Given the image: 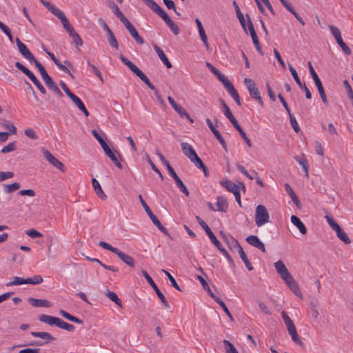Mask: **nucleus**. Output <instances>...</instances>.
<instances>
[{
  "label": "nucleus",
  "instance_id": "nucleus-12",
  "mask_svg": "<svg viewBox=\"0 0 353 353\" xmlns=\"http://www.w3.org/2000/svg\"><path fill=\"white\" fill-rule=\"evenodd\" d=\"M42 152L46 161H48L51 165L61 171H64L63 164L54 157L48 150L42 148Z\"/></svg>",
  "mask_w": 353,
  "mask_h": 353
},
{
  "label": "nucleus",
  "instance_id": "nucleus-3",
  "mask_svg": "<svg viewBox=\"0 0 353 353\" xmlns=\"http://www.w3.org/2000/svg\"><path fill=\"white\" fill-rule=\"evenodd\" d=\"M255 224L257 227H261L270 221L269 212L263 205H259L255 210Z\"/></svg>",
  "mask_w": 353,
  "mask_h": 353
},
{
  "label": "nucleus",
  "instance_id": "nucleus-18",
  "mask_svg": "<svg viewBox=\"0 0 353 353\" xmlns=\"http://www.w3.org/2000/svg\"><path fill=\"white\" fill-rule=\"evenodd\" d=\"M283 281L296 296H301L302 295L297 282L292 275L288 277L286 280H283Z\"/></svg>",
  "mask_w": 353,
  "mask_h": 353
},
{
  "label": "nucleus",
  "instance_id": "nucleus-32",
  "mask_svg": "<svg viewBox=\"0 0 353 353\" xmlns=\"http://www.w3.org/2000/svg\"><path fill=\"white\" fill-rule=\"evenodd\" d=\"M110 8L112 9L113 13L120 19V21L123 24L128 21V19L123 15L117 5L114 3H110Z\"/></svg>",
  "mask_w": 353,
  "mask_h": 353
},
{
  "label": "nucleus",
  "instance_id": "nucleus-40",
  "mask_svg": "<svg viewBox=\"0 0 353 353\" xmlns=\"http://www.w3.org/2000/svg\"><path fill=\"white\" fill-rule=\"evenodd\" d=\"M223 345L225 353H239L236 348L229 341L224 339L223 341Z\"/></svg>",
  "mask_w": 353,
  "mask_h": 353
},
{
  "label": "nucleus",
  "instance_id": "nucleus-60",
  "mask_svg": "<svg viewBox=\"0 0 353 353\" xmlns=\"http://www.w3.org/2000/svg\"><path fill=\"white\" fill-rule=\"evenodd\" d=\"M169 28H170V30L173 32V33L175 34V35H177L179 34V28L178 27V26L172 21L171 20L169 23H166Z\"/></svg>",
  "mask_w": 353,
  "mask_h": 353
},
{
  "label": "nucleus",
  "instance_id": "nucleus-5",
  "mask_svg": "<svg viewBox=\"0 0 353 353\" xmlns=\"http://www.w3.org/2000/svg\"><path fill=\"white\" fill-rule=\"evenodd\" d=\"M139 201L144 208L145 212L150 217V219L152 220L154 225L163 233H164L166 235H168V232L167 229L161 224L160 221L157 219V217L152 213V210L149 208V206L147 205L146 202L143 199L142 196L140 194L139 196Z\"/></svg>",
  "mask_w": 353,
  "mask_h": 353
},
{
  "label": "nucleus",
  "instance_id": "nucleus-47",
  "mask_svg": "<svg viewBox=\"0 0 353 353\" xmlns=\"http://www.w3.org/2000/svg\"><path fill=\"white\" fill-rule=\"evenodd\" d=\"M20 188V184L17 182H14L12 184L4 185V190L6 193L13 192Z\"/></svg>",
  "mask_w": 353,
  "mask_h": 353
},
{
  "label": "nucleus",
  "instance_id": "nucleus-17",
  "mask_svg": "<svg viewBox=\"0 0 353 353\" xmlns=\"http://www.w3.org/2000/svg\"><path fill=\"white\" fill-rule=\"evenodd\" d=\"M126 29L128 30L131 36L134 39L136 42L139 44L142 45L144 43V40L143 38L139 34L138 32L137 31L136 28L133 26V25L128 21L125 24H123Z\"/></svg>",
  "mask_w": 353,
  "mask_h": 353
},
{
  "label": "nucleus",
  "instance_id": "nucleus-54",
  "mask_svg": "<svg viewBox=\"0 0 353 353\" xmlns=\"http://www.w3.org/2000/svg\"><path fill=\"white\" fill-rule=\"evenodd\" d=\"M16 149H17L16 142L13 141V142L8 143L6 146L3 147L1 149V152L5 154V153L14 151Z\"/></svg>",
  "mask_w": 353,
  "mask_h": 353
},
{
  "label": "nucleus",
  "instance_id": "nucleus-43",
  "mask_svg": "<svg viewBox=\"0 0 353 353\" xmlns=\"http://www.w3.org/2000/svg\"><path fill=\"white\" fill-rule=\"evenodd\" d=\"M69 34L70 37H72L73 42L75 43L77 47H79L83 45V40L81 39L79 34L74 31V30L69 32Z\"/></svg>",
  "mask_w": 353,
  "mask_h": 353
},
{
  "label": "nucleus",
  "instance_id": "nucleus-21",
  "mask_svg": "<svg viewBox=\"0 0 353 353\" xmlns=\"http://www.w3.org/2000/svg\"><path fill=\"white\" fill-rule=\"evenodd\" d=\"M28 302L35 307H51V303L46 299H39L35 298H29Z\"/></svg>",
  "mask_w": 353,
  "mask_h": 353
},
{
  "label": "nucleus",
  "instance_id": "nucleus-28",
  "mask_svg": "<svg viewBox=\"0 0 353 353\" xmlns=\"http://www.w3.org/2000/svg\"><path fill=\"white\" fill-rule=\"evenodd\" d=\"M14 65L17 69H19L23 73H24L32 81V83L34 82V81L37 79L34 74L29 69H28L26 67L22 65L20 62H16L14 63Z\"/></svg>",
  "mask_w": 353,
  "mask_h": 353
},
{
  "label": "nucleus",
  "instance_id": "nucleus-7",
  "mask_svg": "<svg viewBox=\"0 0 353 353\" xmlns=\"http://www.w3.org/2000/svg\"><path fill=\"white\" fill-rule=\"evenodd\" d=\"M244 83L249 91L250 97L256 99L258 101V103L262 105L263 100L261 97L259 90L258 88L256 86L255 83L251 79L245 78L244 79Z\"/></svg>",
  "mask_w": 353,
  "mask_h": 353
},
{
  "label": "nucleus",
  "instance_id": "nucleus-33",
  "mask_svg": "<svg viewBox=\"0 0 353 353\" xmlns=\"http://www.w3.org/2000/svg\"><path fill=\"white\" fill-rule=\"evenodd\" d=\"M211 297L216 301V303H218L223 310L225 313L227 314V316L232 320L234 321L233 316L231 314L230 312L229 311L228 308L227 307L226 305L224 303V302L214 295V293H211Z\"/></svg>",
  "mask_w": 353,
  "mask_h": 353
},
{
  "label": "nucleus",
  "instance_id": "nucleus-51",
  "mask_svg": "<svg viewBox=\"0 0 353 353\" xmlns=\"http://www.w3.org/2000/svg\"><path fill=\"white\" fill-rule=\"evenodd\" d=\"M106 296L113 302H114L117 305H121V301L119 299L118 296L116 293L110 291H108L106 293Z\"/></svg>",
  "mask_w": 353,
  "mask_h": 353
},
{
  "label": "nucleus",
  "instance_id": "nucleus-26",
  "mask_svg": "<svg viewBox=\"0 0 353 353\" xmlns=\"http://www.w3.org/2000/svg\"><path fill=\"white\" fill-rule=\"evenodd\" d=\"M116 254L125 264H127L128 265H129L130 267H134V261L132 256L124 253L123 252L121 251L120 250H118Z\"/></svg>",
  "mask_w": 353,
  "mask_h": 353
},
{
  "label": "nucleus",
  "instance_id": "nucleus-45",
  "mask_svg": "<svg viewBox=\"0 0 353 353\" xmlns=\"http://www.w3.org/2000/svg\"><path fill=\"white\" fill-rule=\"evenodd\" d=\"M57 327L65 330L68 332H72L75 329V327L73 325L69 324L62 321L61 319H59V323H57Z\"/></svg>",
  "mask_w": 353,
  "mask_h": 353
},
{
  "label": "nucleus",
  "instance_id": "nucleus-48",
  "mask_svg": "<svg viewBox=\"0 0 353 353\" xmlns=\"http://www.w3.org/2000/svg\"><path fill=\"white\" fill-rule=\"evenodd\" d=\"M61 15V18L59 19L63 24V26L66 30V31L69 33L72 32V30H74V28L70 25L69 21H68L65 15H62L59 13Z\"/></svg>",
  "mask_w": 353,
  "mask_h": 353
},
{
  "label": "nucleus",
  "instance_id": "nucleus-55",
  "mask_svg": "<svg viewBox=\"0 0 353 353\" xmlns=\"http://www.w3.org/2000/svg\"><path fill=\"white\" fill-rule=\"evenodd\" d=\"M99 245L103 248V249H105V250H110L111 252H112L113 253L116 254L117 252L118 251V248H114V247H112L111 245H110L109 243H106V242H104V241H100L99 243Z\"/></svg>",
  "mask_w": 353,
  "mask_h": 353
},
{
  "label": "nucleus",
  "instance_id": "nucleus-50",
  "mask_svg": "<svg viewBox=\"0 0 353 353\" xmlns=\"http://www.w3.org/2000/svg\"><path fill=\"white\" fill-rule=\"evenodd\" d=\"M162 272L168 276L172 285L179 291H181L179 285L176 283L175 279L165 270H162Z\"/></svg>",
  "mask_w": 353,
  "mask_h": 353
},
{
  "label": "nucleus",
  "instance_id": "nucleus-62",
  "mask_svg": "<svg viewBox=\"0 0 353 353\" xmlns=\"http://www.w3.org/2000/svg\"><path fill=\"white\" fill-rule=\"evenodd\" d=\"M223 113L229 120L234 117L226 103H223Z\"/></svg>",
  "mask_w": 353,
  "mask_h": 353
},
{
  "label": "nucleus",
  "instance_id": "nucleus-23",
  "mask_svg": "<svg viewBox=\"0 0 353 353\" xmlns=\"http://www.w3.org/2000/svg\"><path fill=\"white\" fill-rule=\"evenodd\" d=\"M39 320L41 322L45 323L49 325L57 326V323H59V318L47 315V314H42L39 316Z\"/></svg>",
  "mask_w": 353,
  "mask_h": 353
},
{
  "label": "nucleus",
  "instance_id": "nucleus-61",
  "mask_svg": "<svg viewBox=\"0 0 353 353\" xmlns=\"http://www.w3.org/2000/svg\"><path fill=\"white\" fill-rule=\"evenodd\" d=\"M26 233L32 239L42 236V234L41 232L34 229L28 230L26 232Z\"/></svg>",
  "mask_w": 353,
  "mask_h": 353
},
{
  "label": "nucleus",
  "instance_id": "nucleus-31",
  "mask_svg": "<svg viewBox=\"0 0 353 353\" xmlns=\"http://www.w3.org/2000/svg\"><path fill=\"white\" fill-rule=\"evenodd\" d=\"M92 186L94 189V191H95V193L101 199L104 200L107 198V196L105 195V194L103 192L101 187V185L99 183V182L95 179H92Z\"/></svg>",
  "mask_w": 353,
  "mask_h": 353
},
{
  "label": "nucleus",
  "instance_id": "nucleus-49",
  "mask_svg": "<svg viewBox=\"0 0 353 353\" xmlns=\"http://www.w3.org/2000/svg\"><path fill=\"white\" fill-rule=\"evenodd\" d=\"M213 134L215 136V137L217 139V140L219 141L220 144L222 145L223 148L225 150V151H227V145L226 143L223 138L221 133L217 130H213L212 132Z\"/></svg>",
  "mask_w": 353,
  "mask_h": 353
},
{
  "label": "nucleus",
  "instance_id": "nucleus-30",
  "mask_svg": "<svg viewBox=\"0 0 353 353\" xmlns=\"http://www.w3.org/2000/svg\"><path fill=\"white\" fill-rule=\"evenodd\" d=\"M291 222L299 229L302 234H306L307 229L299 217L295 215H292L291 216Z\"/></svg>",
  "mask_w": 353,
  "mask_h": 353
},
{
  "label": "nucleus",
  "instance_id": "nucleus-34",
  "mask_svg": "<svg viewBox=\"0 0 353 353\" xmlns=\"http://www.w3.org/2000/svg\"><path fill=\"white\" fill-rule=\"evenodd\" d=\"M329 30H330V32L332 33V34L335 38L336 41L338 44H340L341 43H342L343 41V40L341 37V32L338 28H336V26H334L333 25H330V26H329Z\"/></svg>",
  "mask_w": 353,
  "mask_h": 353
},
{
  "label": "nucleus",
  "instance_id": "nucleus-41",
  "mask_svg": "<svg viewBox=\"0 0 353 353\" xmlns=\"http://www.w3.org/2000/svg\"><path fill=\"white\" fill-rule=\"evenodd\" d=\"M43 278L40 275H35L32 277L25 279V284L38 285L43 282Z\"/></svg>",
  "mask_w": 353,
  "mask_h": 353
},
{
  "label": "nucleus",
  "instance_id": "nucleus-27",
  "mask_svg": "<svg viewBox=\"0 0 353 353\" xmlns=\"http://www.w3.org/2000/svg\"><path fill=\"white\" fill-rule=\"evenodd\" d=\"M220 184L228 192H232L233 194L240 190L239 187L230 180L222 181L220 182Z\"/></svg>",
  "mask_w": 353,
  "mask_h": 353
},
{
  "label": "nucleus",
  "instance_id": "nucleus-14",
  "mask_svg": "<svg viewBox=\"0 0 353 353\" xmlns=\"http://www.w3.org/2000/svg\"><path fill=\"white\" fill-rule=\"evenodd\" d=\"M223 85L224 88L227 90V91L229 92V94L231 95V97L233 98V99L235 101V102L239 105H241V101L239 95L234 88L232 83L230 81L229 79H227L226 81L223 83Z\"/></svg>",
  "mask_w": 353,
  "mask_h": 353
},
{
  "label": "nucleus",
  "instance_id": "nucleus-36",
  "mask_svg": "<svg viewBox=\"0 0 353 353\" xmlns=\"http://www.w3.org/2000/svg\"><path fill=\"white\" fill-rule=\"evenodd\" d=\"M284 186L288 195L290 196L293 202L298 206L300 203V201L292 187L288 183H285Z\"/></svg>",
  "mask_w": 353,
  "mask_h": 353
},
{
  "label": "nucleus",
  "instance_id": "nucleus-16",
  "mask_svg": "<svg viewBox=\"0 0 353 353\" xmlns=\"http://www.w3.org/2000/svg\"><path fill=\"white\" fill-rule=\"evenodd\" d=\"M100 21H101V24L103 28L104 29V30H105L107 32V34H108V41H109L110 45L112 48H115L116 50H118L119 44H118V42H117L113 32L109 28V27L108 26V25L103 20L101 19Z\"/></svg>",
  "mask_w": 353,
  "mask_h": 353
},
{
  "label": "nucleus",
  "instance_id": "nucleus-11",
  "mask_svg": "<svg viewBox=\"0 0 353 353\" xmlns=\"http://www.w3.org/2000/svg\"><path fill=\"white\" fill-rule=\"evenodd\" d=\"M35 66L39 70L43 80L44 81L46 85H47V87L49 89L52 90V88H54V87H56L57 85L54 82L52 79L48 75V74L46 72L45 68L41 65V63L40 62L37 63Z\"/></svg>",
  "mask_w": 353,
  "mask_h": 353
},
{
  "label": "nucleus",
  "instance_id": "nucleus-15",
  "mask_svg": "<svg viewBox=\"0 0 353 353\" xmlns=\"http://www.w3.org/2000/svg\"><path fill=\"white\" fill-rule=\"evenodd\" d=\"M274 268L283 280H286L288 277L292 275L281 260L274 263Z\"/></svg>",
  "mask_w": 353,
  "mask_h": 353
},
{
  "label": "nucleus",
  "instance_id": "nucleus-1",
  "mask_svg": "<svg viewBox=\"0 0 353 353\" xmlns=\"http://www.w3.org/2000/svg\"><path fill=\"white\" fill-rule=\"evenodd\" d=\"M120 59L133 73H134L142 81H143L150 89L154 91V94L159 103L163 105H165V102L161 96L159 94V91L151 83L146 75L135 64L128 60L123 55H120Z\"/></svg>",
  "mask_w": 353,
  "mask_h": 353
},
{
  "label": "nucleus",
  "instance_id": "nucleus-42",
  "mask_svg": "<svg viewBox=\"0 0 353 353\" xmlns=\"http://www.w3.org/2000/svg\"><path fill=\"white\" fill-rule=\"evenodd\" d=\"M239 254L240 255V257H241V260L244 262L247 269L248 270H250V271L252 270H253V267H252L251 263L250 262V261L248 260V259L247 257V255L245 253V252L243 251V248L240 249V251L239 252Z\"/></svg>",
  "mask_w": 353,
  "mask_h": 353
},
{
  "label": "nucleus",
  "instance_id": "nucleus-20",
  "mask_svg": "<svg viewBox=\"0 0 353 353\" xmlns=\"http://www.w3.org/2000/svg\"><path fill=\"white\" fill-rule=\"evenodd\" d=\"M153 48L157 52L159 58L161 60V61L168 68H171L172 67V63L167 58L164 52L161 48H160L157 44L153 45Z\"/></svg>",
  "mask_w": 353,
  "mask_h": 353
},
{
  "label": "nucleus",
  "instance_id": "nucleus-63",
  "mask_svg": "<svg viewBox=\"0 0 353 353\" xmlns=\"http://www.w3.org/2000/svg\"><path fill=\"white\" fill-rule=\"evenodd\" d=\"M18 194L21 196H28L33 197L35 196V192L30 189L22 190L18 192Z\"/></svg>",
  "mask_w": 353,
  "mask_h": 353
},
{
  "label": "nucleus",
  "instance_id": "nucleus-9",
  "mask_svg": "<svg viewBox=\"0 0 353 353\" xmlns=\"http://www.w3.org/2000/svg\"><path fill=\"white\" fill-rule=\"evenodd\" d=\"M16 43L18 47L19 52L21 55L28 59L30 63H34L36 65L38 61L31 52L28 49L26 46L19 39L16 38Z\"/></svg>",
  "mask_w": 353,
  "mask_h": 353
},
{
  "label": "nucleus",
  "instance_id": "nucleus-52",
  "mask_svg": "<svg viewBox=\"0 0 353 353\" xmlns=\"http://www.w3.org/2000/svg\"><path fill=\"white\" fill-rule=\"evenodd\" d=\"M175 183H176V186L179 188V190L183 194H185V195L186 196H189V191L187 189L186 186L183 183V181L181 180V179L179 178L178 179L175 180Z\"/></svg>",
  "mask_w": 353,
  "mask_h": 353
},
{
  "label": "nucleus",
  "instance_id": "nucleus-25",
  "mask_svg": "<svg viewBox=\"0 0 353 353\" xmlns=\"http://www.w3.org/2000/svg\"><path fill=\"white\" fill-rule=\"evenodd\" d=\"M287 329H288L289 334L292 337V341L294 343H297L298 345L302 346L303 345V343L301 341V340L300 339V338L297 334L296 328L294 324L288 326Z\"/></svg>",
  "mask_w": 353,
  "mask_h": 353
},
{
  "label": "nucleus",
  "instance_id": "nucleus-64",
  "mask_svg": "<svg viewBox=\"0 0 353 353\" xmlns=\"http://www.w3.org/2000/svg\"><path fill=\"white\" fill-rule=\"evenodd\" d=\"M148 6L155 12H158L161 10V7L156 3V1H146Z\"/></svg>",
  "mask_w": 353,
  "mask_h": 353
},
{
  "label": "nucleus",
  "instance_id": "nucleus-2",
  "mask_svg": "<svg viewBox=\"0 0 353 353\" xmlns=\"http://www.w3.org/2000/svg\"><path fill=\"white\" fill-rule=\"evenodd\" d=\"M325 218L330 227L336 232L337 237L345 244H350V239L334 219L329 215H326Z\"/></svg>",
  "mask_w": 353,
  "mask_h": 353
},
{
  "label": "nucleus",
  "instance_id": "nucleus-38",
  "mask_svg": "<svg viewBox=\"0 0 353 353\" xmlns=\"http://www.w3.org/2000/svg\"><path fill=\"white\" fill-rule=\"evenodd\" d=\"M59 313L63 317L67 319L68 320H69L70 321L74 322L78 324H82L83 323V321L81 319H78V318L70 314L69 313H68L67 312H65L63 310H61L59 311Z\"/></svg>",
  "mask_w": 353,
  "mask_h": 353
},
{
  "label": "nucleus",
  "instance_id": "nucleus-13",
  "mask_svg": "<svg viewBox=\"0 0 353 353\" xmlns=\"http://www.w3.org/2000/svg\"><path fill=\"white\" fill-rule=\"evenodd\" d=\"M104 152L105 154L111 159V161L114 163V164L120 170L123 168L122 164L119 162L117 159L116 154L113 152L111 148L108 146V145L105 143L101 145Z\"/></svg>",
  "mask_w": 353,
  "mask_h": 353
},
{
  "label": "nucleus",
  "instance_id": "nucleus-44",
  "mask_svg": "<svg viewBox=\"0 0 353 353\" xmlns=\"http://www.w3.org/2000/svg\"><path fill=\"white\" fill-rule=\"evenodd\" d=\"M228 246L231 250H237L238 252L242 248L239 241L232 236L230 237V242H228Z\"/></svg>",
  "mask_w": 353,
  "mask_h": 353
},
{
  "label": "nucleus",
  "instance_id": "nucleus-4",
  "mask_svg": "<svg viewBox=\"0 0 353 353\" xmlns=\"http://www.w3.org/2000/svg\"><path fill=\"white\" fill-rule=\"evenodd\" d=\"M307 65L309 68L310 73L315 83V85H316L317 89H318V91L319 92V94H320L321 99H322L323 103L325 105H328V101H327V99L326 97V94H325L324 88L323 87L322 83H321L318 74L315 72L311 62H308Z\"/></svg>",
  "mask_w": 353,
  "mask_h": 353
},
{
  "label": "nucleus",
  "instance_id": "nucleus-57",
  "mask_svg": "<svg viewBox=\"0 0 353 353\" xmlns=\"http://www.w3.org/2000/svg\"><path fill=\"white\" fill-rule=\"evenodd\" d=\"M289 117L292 128L296 132H299L300 131V128L295 117L291 113L289 114Z\"/></svg>",
  "mask_w": 353,
  "mask_h": 353
},
{
  "label": "nucleus",
  "instance_id": "nucleus-58",
  "mask_svg": "<svg viewBox=\"0 0 353 353\" xmlns=\"http://www.w3.org/2000/svg\"><path fill=\"white\" fill-rule=\"evenodd\" d=\"M199 33L201 41L203 42V44L207 48H208L209 44L208 42V37L204 30V28H200L199 30Z\"/></svg>",
  "mask_w": 353,
  "mask_h": 353
},
{
  "label": "nucleus",
  "instance_id": "nucleus-59",
  "mask_svg": "<svg viewBox=\"0 0 353 353\" xmlns=\"http://www.w3.org/2000/svg\"><path fill=\"white\" fill-rule=\"evenodd\" d=\"M14 173L12 172H0V182L12 178Z\"/></svg>",
  "mask_w": 353,
  "mask_h": 353
},
{
  "label": "nucleus",
  "instance_id": "nucleus-10",
  "mask_svg": "<svg viewBox=\"0 0 353 353\" xmlns=\"http://www.w3.org/2000/svg\"><path fill=\"white\" fill-rule=\"evenodd\" d=\"M196 219L199 224L202 227V228L205 231L209 239L211 240L212 243L216 247L218 250H219L222 245L219 242V241L216 239L214 233L212 232L210 227L206 224V223L199 216H196Z\"/></svg>",
  "mask_w": 353,
  "mask_h": 353
},
{
  "label": "nucleus",
  "instance_id": "nucleus-35",
  "mask_svg": "<svg viewBox=\"0 0 353 353\" xmlns=\"http://www.w3.org/2000/svg\"><path fill=\"white\" fill-rule=\"evenodd\" d=\"M31 334L34 337H38L43 339L46 340L47 341H51L55 340V338L53 337L50 334L46 332H32Z\"/></svg>",
  "mask_w": 353,
  "mask_h": 353
},
{
  "label": "nucleus",
  "instance_id": "nucleus-6",
  "mask_svg": "<svg viewBox=\"0 0 353 353\" xmlns=\"http://www.w3.org/2000/svg\"><path fill=\"white\" fill-rule=\"evenodd\" d=\"M181 150L183 154L193 163H199L201 165V159L199 157L194 148L188 143H181Z\"/></svg>",
  "mask_w": 353,
  "mask_h": 353
},
{
  "label": "nucleus",
  "instance_id": "nucleus-37",
  "mask_svg": "<svg viewBox=\"0 0 353 353\" xmlns=\"http://www.w3.org/2000/svg\"><path fill=\"white\" fill-rule=\"evenodd\" d=\"M174 110L179 114L180 117H186L190 123H193V119L190 117L188 112L182 106L178 105Z\"/></svg>",
  "mask_w": 353,
  "mask_h": 353
},
{
  "label": "nucleus",
  "instance_id": "nucleus-29",
  "mask_svg": "<svg viewBox=\"0 0 353 353\" xmlns=\"http://www.w3.org/2000/svg\"><path fill=\"white\" fill-rule=\"evenodd\" d=\"M14 65L17 69H19L23 73H24L32 81V83L34 82V81L37 79L34 74L29 69H28L26 67L22 65L20 62H16L14 63Z\"/></svg>",
  "mask_w": 353,
  "mask_h": 353
},
{
  "label": "nucleus",
  "instance_id": "nucleus-22",
  "mask_svg": "<svg viewBox=\"0 0 353 353\" xmlns=\"http://www.w3.org/2000/svg\"><path fill=\"white\" fill-rule=\"evenodd\" d=\"M215 208L217 211L225 212L228 210V205L226 199L222 196L216 197V202L215 203Z\"/></svg>",
  "mask_w": 353,
  "mask_h": 353
},
{
  "label": "nucleus",
  "instance_id": "nucleus-56",
  "mask_svg": "<svg viewBox=\"0 0 353 353\" xmlns=\"http://www.w3.org/2000/svg\"><path fill=\"white\" fill-rule=\"evenodd\" d=\"M24 134L28 138L32 140H37L38 139V136L37 135L35 131L32 128H27L24 130Z\"/></svg>",
  "mask_w": 353,
  "mask_h": 353
},
{
  "label": "nucleus",
  "instance_id": "nucleus-46",
  "mask_svg": "<svg viewBox=\"0 0 353 353\" xmlns=\"http://www.w3.org/2000/svg\"><path fill=\"white\" fill-rule=\"evenodd\" d=\"M295 159L302 166L303 170L305 174V176H308L309 169H308L307 161L306 160V159L305 158L300 159L299 157H295Z\"/></svg>",
  "mask_w": 353,
  "mask_h": 353
},
{
  "label": "nucleus",
  "instance_id": "nucleus-8",
  "mask_svg": "<svg viewBox=\"0 0 353 353\" xmlns=\"http://www.w3.org/2000/svg\"><path fill=\"white\" fill-rule=\"evenodd\" d=\"M142 272V274L143 276L145 277V279L147 280V281L148 282V283L151 285V287L153 288V290L155 291L157 296L159 298V299L161 300V303L163 304V305L166 307V308H170V304L168 303V302L166 301L164 295L161 293V292L160 291V290L159 289V288L157 287V285L155 284V283L154 282L153 279H152V277L148 274V272L145 271V270H142L141 271Z\"/></svg>",
  "mask_w": 353,
  "mask_h": 353
},
{
  "label": "nucleus",
  "instance_id": "nucleus-19",
  "mask_svg": "<svg viewBox=\"0 0 353 353\" xmlns=\"http://www.w3.org/2000/svg\"><path fill=\"white\" fill-rule=\"evenodd\" d=\"M246 241L253 247L260 250L263 252H265V245L263 242L255 235H250L246 238Z\"/></svg>",
  "mask_w": 353,
  "mask_h": 353
},
{
  "label": "nucleus",
  "instance_id": "nucleus-53",
  "mask_svg": "<svg viewBox=\"0 0 353 353\" xmlns=\"http://www.w3.org/2000/svg\"><path fill=\"white\" fill-rule=\"evenodd\" d=\"M25 284V279L19 277V276H14L13 278V280L12 281L8 282L6 285L7 286H12V285H23Z\"/></svg>",
  "mask_w": 353,
  "mask_h": 353
},
{
  "label": "nucleus",
  "instance_id": "nucleus-24",
  "mask_svg": "<svg viewBox=\"0 0 353 353\" xmlns=\"http://www.w3.org/2000/svg\"><path fill=\"white\" fill-rule=\"evenodd\" d=\"M69 98L78 107V108L81 111L83 112V113L85 114V117L89 116V112H88V110L86 109L85 105L83 104L82 101L77 96H76L74 94H73Z\"/></svg>",
  "mask_w": 353,
  "mask_h": 353
},
{
  "label": "nucleus",
  "instance_id": "nucleus-39",
  "mask_svg": "<svg viewBox=\"0 0 353 353\" xmlns=\"http://www.w3.org/2000/svg\"><path fill=\"white\" fill-rule=\"evenodd\" d=\"M43 3V4L50 10H51V12L54 14L56 15L59 19H60L61 17V15L59 14V13L62 15H65L64 13L63 12H61L60 10H59L58 8H56L55 7H54L51 3L50 1H41Z\"/></svg>",
  "mask_w": 353,
  "mask_h": 353
}]
</instances>
